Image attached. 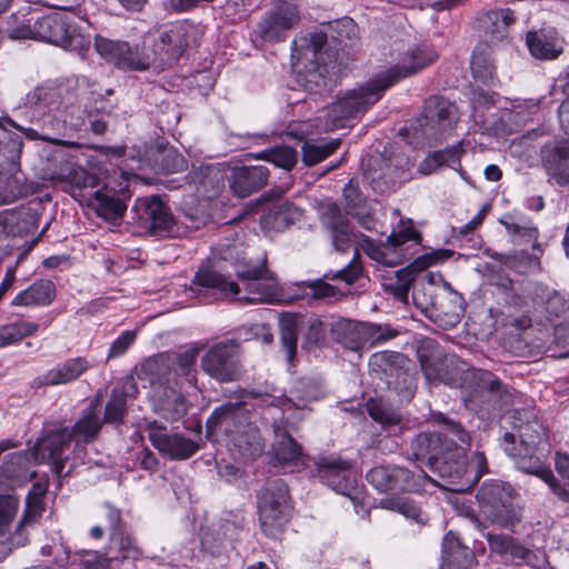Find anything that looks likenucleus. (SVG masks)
I'll return each instance as SVG.
<instances>
[{"mask_svg":"<svg viewBox=\"0 0 569 569\" xmlns=\"http://www.w3.org/2000/svg\"><path fill=\"white\" fill-rule=\"evenodd\" d=\"M380 503L382 508L397 511L406 518L416 520L419 525H423L426 522L420 508L411 500L402 498H387L382 499Z\"/></svg>","mask_w":569,"mask_h":569,"instance_id":"13d9d810","label":"nucleus"},{"mask_svg":"<svg viewBox=\"0 0 569 569\" xmlns=\"http://www.w3.org/2000/svg\"><path fill=\"white\" fill-rule=\"evenodd\" d=\"M257 159H263L276 167L290 171L298 162V152L289 146H277L259 152Z\"/></svg>","mask_w":569,"mask_h":569,"instance_id":"8fccbe9b","label":"nucleus"},{"mask_svg":"<svg viewBox=\"0 0 569 569\" xmlns=\"http://www.w3.org/2000/svg\"><path fill=\"white\" fill-rule=\"evenodd\" d=\"M142 227L156 236H172L174 217L159 196L139 199L134 206Z\"/></svg>","mask_w":569,"mask_h":569,"instance_id":"412c9836","label":"nucleus"},{"mask_svg":"<svg viewBox=\"0 0 569 569\" xmlns=\"http://www.w3.org/2000/svg\"><path fill=\"white\" fill-rule=\"evenodd\" d=\"M300 10L296 0H274L258 22L254 41L263 43L283 42L288 32L300 23Z\"/></svg>","mask_w":569,"mask_h":569,"instance_id":"9b49d317","label":"nucleus"},{"mask_svg":"<svg viewBox=\"0 0 569 569\" xmlns=\"http://www.w3.org/2000/svg\"><path fill=\"white\" fill-rule=\"evenodd\" d=\"M136 340V332L131 330L123 331L110 346L107 360L118 358L127 352Z\"/></svg>","mask_w":569,"mask_h":569,"instance_id":"338daca9","label":"nucleus"},{"mask_svg":"<svg viewBox=\"0 0 569 569\" xmlns=\"http://www.w3.org/2000/svg\"><path fill=\"white\" fill-rule=\"evenodd\" d=\"M461 152L462 149L459 144L435 151L420 162L418 170L421 174L427 176L433 173L443 164L452 166L459 163Z\"/></svg>","mask_w":569,"mask_h":569,"instance_id":"c03bdc74","label":"nucleus"},{"mask_svg":"<svg viewBox=\"0 0 569 569\" xmlns=\"http://www.w3.org/2000/svg\"><path fill=\"white\" fill-rule=\"evenodd\" d=\"M550 445L546 428L535 409H515L511 415V431L503 436V449L515 460L519 470L543 480L563 501H569V490L560 486L545 458Z\"/></svg>","mask_w":569,"mask_h":569,"instance_id":"f257e3e1","label":"nucleus"},{"mask_svg":"<svg viewBox=\"0 0 569 569\" xmlns=\"http://www.w3.org/2000/svg\"><path fill=\"white\" fill-rule=\"evenodd\" d=\"M417 356L421 369L429 381H439L446 385L453 382V378L448 372V367L453 360L443 355L436 340L431 338L420 340Z\"/></svg>","mask_w":569,"mask_h":569,"instance_id":"b1692460","label":"nucleus"},{"mask_svg":"<svg viewBox=\"0 0 569 569\" xmlns=\"http://www.w3.org/2000/svg\"><path fill=\"white\" fill-rule=\"evenodd\" d=\"M53 97L54 92L46 88H37L27 96V104L33 108V118L39 116L36 124L48 137H52L61 127L60 121L51 112L58 104Z\"/></svg>","mask_w":569,"mask_h":569,"instance_id":"cd10ccee","label":"nucleus"},{"mask_svg":"<svg viewBox=\"0 0 569 569\" xmlns=\"http://www.w3.org/2000/svg\"><path fill=\"white\" fill-rule=\"evenodd\" d=\"M392 370V373L386 378V383L389 388L398 391L407 390L410 391L413 385V377L410 370V361L405 356V361H398Z\"/></svg>","mask_w":569,"mask_h":569,"instance_id":"4d7b16f0","label":"nucleus"},{"mask_svg":"<svg viewBox=\"0 0 569 569\" xmlns=\"http://www.w3.org/2000/svg\"><path fill=\"white\" fill-rule=\"evenodd\" d=\"M427 477L422 470L419 473H413L407 468L392 466L391 492L417 491L422 487Z\"/></svg>","mask_w":569,"mask_h":569,"instance_id":"49530a36","label":"nucleus"},{"mask_svg":"<svg viewBox=\"0 0 569 569\" xmlns=\"http://www.w3.org/2000/svg\"><path fill=\"white\" fill-rule=\"evenodd\" d=\"M515 12L509 8L488 11L482 19L486 41L492 44L507 38L509 28L515 23Z\"/></svg>","mask_w":569,"mask_h":569,"instance_id":"473e14b6","label":"nucleus"},{"mask_svg":"<svg viewBox=\"0 0 569 569\" xmlns=\"http://www.w3.org/2000/svg\"><path fill=\"white\" fill-rule=\"evenodd\" d=\"M69 449L68 428H59L48 431L37 441L33 456L38 462L50 465L58 478H62L69 473V471L63 472Z\"/></svg>","mask_w":569,"mask_h":569,"instance_id":"6ab92c4d","label":"nucleus"},{"mask_svg":"<svg viewBox=\"0 0 569 569\" xmlns=\"http://www.w3.org/2000/svg\"><path fill=\"white\" fill-rule=\"evenodd\" d=\"M365 348L376 347L398 336V331L389 325L363 322Z\"/></svg>","mask_w":569,"mask_h":569,"instance_id":"603ef678","label":"nucleus"},{"mask_svg":"<svg viewBox=\"0 0 569 569\" xmlns=\"http://www.w3.org/2000/svg\"><path fill=\"white\" fill-rule=\"evenodd\" d=\"M398 361H405V355L396 351H381L371 356L369 366L371 371L380 375V378H386L392 373Z\"/></svg>","mask_w":569,"mask_h":569,"instance_id":"3c124183","label":"nucleus"},{"mask_svg":"<svg viewBox=\"0 0 569 569\" xmlns=\"http://www.w3.org/2000/svg\"><path fill=\"white\" fill-rule=\"evenodd\" d=\"M101 422L94 408H88L77 423L68 429L69 440L91 441L99 432Z\"/></svg>","mask_w":569,"mask_h":569,"instance_id":"a19ab883","label":"nucleus"},{"mask_svg":"<svg viewBox=\"0 0 569 569\" xmlns=\"http://www.w3.org/2000/svg\"><path fill=\"white\" fill-rule=\"evenodd\" d=\"M7 127L0 128V206L11 203L26 193L19 177L23 140Z\"/></svg>","mask_w":569,"mask_h":569,"instance_id":"6e6552de","label":"nucleus"},{"mask_svg":"<svg viewBox=\"0 0 569 569\" xmlns=\"http://www.w3.org/2000/svg\"><path fill=\"white\" fill-rule=\"evenodd\" d=\"M237 347L233 341L214 343L201 358V369L219 382L238 380L241 376V365L237 357Z\"/></svg>","mask_w":569,"mask_h":569,"instance_id":"2eb2a0df","label":"nucleus"},{"mask_svg":"<svg viewBox=\"0 0 569 569\" xmlns=\"http://www.w3.org/2000/svg\"><path fill=\"white\" fill-rule=\"evenodd\" d=\"M442 557L449 569H471L477 563L473 551L451 533L443 538Z\"/></svg>","mask_w":569,"mask_h":569,"instance_id":"e433bc0d","label":"nucleus"},{"mask_svg":"<svg viewBox=\"0 0 569 569\" xmlns=\"http://www.w3.org/2000/svg\"><path fill=\"white\" fill-rule=\"evenodd\" d=\"M526 43L530 53L541 60L555 59L562 52V47L552 30L529 31Z\"/></svg>","mask_w":569,"mask_h":569,"instance_id":"72a5a7b5","label":"nucleus"},{"mask_svg":"<svg viewBox=\"0 0 569 569\" xmlns=\"http://www.w3.org/2000/svg\"><path fill=\"white\" fill-rule=\"evenodd\" d=\"M269 179L266 166H244L233 171L230 188L239 198H246L262 189Z\"/></svg>","mask_w":569,"mask_h":569,"instance_id":"c756f323","label":"nucleus"},{"mask_svg":"<svg viewBox=\"0 0 569 569\" xmlns=\"http://www.w3.org/2000/svg\"><path fill=\"white\" fill-rule=\"evenodd\" d=\"M301 217L300 210L290 202L272 206L263 218V223L276 231H282Z\"/></svg>","mask_w":569,"mask_h":569,"instance_id":"ea45409f","label":"nucleus"},{"mask_svg":"<svg viewBox=\"0 0 569 569\" xmlns=\"http://www.w3.org/2000/svg\"><path fill=\"white\" fill-rule=\"evenodd\" d=\"M130 199L129 184L121 172V180L106 182L91 194L90 206L97 214L107 221L120 220L127 210V201Z\"/></svg>","mask_w":569,"mask_h":569,"instance_id":"dca6fc26","label":"nucleus"},{"mask_svg":"<svg viewBox=\"0 0 569 569\" xmlns=\"http://www.w3.org/2000/svg\"><path fill=\"white\" fill-rule=\"evenodd\" d=\"M188 183L203 198H212L220 191L222 179L220 171L211 164L193 167L187 176Z\"/></svg>","mask_w":569,"mask_h":569,"instance_id":"2f4dec72","label":"nucleus"},{"mask_svg":"<svg viewBox=\"0 0 569 569\" xmlns=\"http://www.w3.org/2000/svg\"><path fill=\"white\" fill-rule=\"evenodd\" d=\"M267 259L251 266L244 263L237 270V277L242 281L246 296L239 300L250 303H272L280 298V287L274 274L266 266Z\"/></svg>","mask_w":569,"mask_h":569,"instance_id":"ddd939ff","label":"nucleus"},{"mask_svg":"<svg viewBox=\"0 0 569 569\" xmlns=\"http://www.w3.org/2000/svg\"><path fill=\"white\" fill-rule=\"evenodd\" d=\"M19 507V501L13 496H0V536H4Z\"/></svg>","mask_w":569,"mask_h":569,"instance_id":"680f3d73","label":"nucleus"},{"mask_svg":"<svg viewBox=\"0 0 569 569\" xmlns=\"http://www.w3.org/2000/svg\"><path fill=\"white\" fill-rule=\"evenodd\" d=\"M162 395L157 408L164 419L177 421L187 413L188 407L182 395L171 388H164Z\"/></svg>","mask_w":569,"mask_h":569,"instance_id":"79ce46f5","label":"nucleus"},{"mask_svg":"<svg viewBox=\"0 0 569 569\" xmlns=\"http://www.w3.org/2000/svg\"><path fill=\"white\" fill-rule=\"evenodd\" d=\"M305 340L307 346H320L326 340V326L318 318H310L308 320V328L305 333Z\"/></svg>","mask_w":569,"mask_h":569,"instance_id":"0e129e2a","label":"nucleus"},{"mask_svg":"<svg viewBox=\"0 0 569 569\" xmlns=\"http://www.w3.org/2000/svg\"><path fill=\"white\" fill-rule=\"evenodd\" d=\"M151 445L171 460H186L200 448L198 442L180 433H168L167 427L153 420L146 427Z\"/></svg>","mask_w":569,"mask_h":569,"instance_id":"a211bd4d","label":"nucleus"},{"mask_svg":"<svg viewBox=\"0 0 569 569\" xmlns=\"http://www.w3.org/2000/svg\"><path fill=\"white\" fill-rule=\"evenodd\" d=\"M386 90L381 81L376 79L339 93L332 103L322 109L323 129L333 131L348 127L351 121L366 113Z\"/></svg>","mask_w":569,"mask_h":569,"instance_id":"20e7f679","label":"nucleus"},{"mask_svg":"<svg viewBox=\"0 0 569 569\" xmlns=\"http://www.w3.org/2000/svg\"><path fill=\"white\" fill-rule=\"evenodd\" d=\"M471 72L473 78L482 84L495 82L496 67L489 52L476 49L471 57Z\"/></svg>","mask_w":569,"mask_h":569,"instance_id":"09e8293b","label":"nucleus"},{"mask_svg":"<svg viewBox=\"0 0 569 569\" xmlns=\"http://www.w3.org/2000/svg\"><path fill=\"white\" fill-rule=\"evenodd\" d=\"M153 50L158 71L174 66L191 43H197L202 31L190 20L170 22L147 33Z\"/></svg>","mask_w":569,"mask_h":569,"instance_id":"39448f33","label":"nucleus"},{"mask_svg":"<svg viewBox=\"0 0 569 569\" xmlns=\"http://www.w3.org/2000/svg\"><path fill=\"white\" fill-rule=\"evenodd\" d=\"M54 298V283L47 279H40L19 292L12 305L20 307L49 306Z\"/></svg>","mask_w":569,"mask_h":569,"instance_id":"c9c22d12","label":"nucleus"},{"mask_svg":"<svg viewBox=\"0 0 569 569\" xmlns=\"http://www.w3.org/2000/svg\"><path fill=\"white\" fill-rule=\"evenodd\" d=\"M360 248L372 260L389 267H396L405 262L407 257L406 243L410 240L419 241L420 233L413 228H403L399 232H392L385 242L376 241L361 234Z\"/></svg>","mask_w":569,"mask_h":569,"instance_id":"4468645a","label":"nucleus"},{"mask_svg":"<svg viewBox=\"0 0 569 569\" xmlns=\"http://www.w3.org/2000/svg\"><path fill=\"white\" fill-rule=\"evenodd\" d=\"M508 302L517 308H527L545 316L548 320L569 312V298L547 283L527 280L511 287Z\"/></svg>","mask_w":569,"mask_h":569,"instance_id":"0eeeda50","label":"nucleus"},{"mask_svg":"<svg viewBox=\"0 0 569 569\" xmlns=\"http://www.w3.org/2000/svg\"><path fill=\"white\" fill-rule=\"evenodd\" d=\"M339 146L340 141L338 139L323 144L306 142L302 146V161L306 166H315L332 154Z\"/></svg>","mask_w":569,"mask_h":569,"instance_id":"5fc2aeb1","label":"nucleus"},{"mask_svg":"<svg viewBox=\"0 0 569 569\" xmlns=\"http://www.w3.org/2000/svg\"><path fill=\"white\" fill-rule=\"evenodd\" d=\"M540 157L549 181L569 188V140L546 143Z\"/></svg>","mask_w":569,"mask_h":569,"instance_id":"bb28decb","label":"nucleus"},{"mask_svg":"<svg viewBox=\"0 0 569 569\" xmlns=\"http://www.w3.org/2000/svg\"><path fill=\"white\" fill-rule=\"evenodd\" d=\"M367 411L375 421L382 426H395L401 420L399 412L382 400L370 399L367 402Z\"/></svg>","mask_w":569,"mask_h":569,"instance_id":"864d4df0","label":"nucleus"},{"mask_svg":"<svg viewBox=\"0 0 569 569\" xmlns=\"http://www.w3.org/2000/svg\"><path fill=\"white\" fill-rule=\"evenodd\" d=\"M9 37L12 39H34L62 48L81 46V36L73 21L64 13L51 12L47 16L18 22L10 27Z\"/></svg>","mask_w":569,"mask_h":569,"instance_id":"423d86ee","label":"nucleus"},{"mask_svg":"<svg viewBox=\"0 0 569 569\" xmlns=\"http://www.w3.org/2000/svg\"><path fill=\"white\" fill-rule=\"evenodd\" d=\"M91 368L89 360L84 357L69 358L48 370L42 377L47 386L67 385L79 379Z\"/></svg>","mask_w":569,"mask_h":569,"instance_id":"7c9ffc66","label":"nucleus"},{"mask_svg":"<svg viewBox=\"0 0 569 569\" xmlns=\"http://www.w3.org/2000/svg\"><path fill=\"white\" fill-rule=\"evenodd\" d=\"M425 122L421 123L425 133L436 139L449 133L457 122V110L453 104L441 97L427 100L423 110Z\"/></svg>","mask_w":569,"mask_h":569,"instance_id":"393cba45","label":"nucleus"},{"mask_svg":"<svg viewBox=\"0 0 569 569\" xmlns=\"http://www.w3.org/2000/svg\"><path fill=\"white\" fill-rule=\"evenodd\" d=\"M39 329L37 322L17 320L0 327V348L19 342L34 335Z\"/></svg>","mask_w":569,"mask_h":569,"instance_id":"a18cd8bd","label":"nucleus"},{"mask_svg":"<svg viewBox=\"0 0 569 569\" xmlns=\"http://www.w3.org/2000/svg\"><path fill=\"white\" fill-rule=\"evenodd\" d=\"M328 34L325 31L310 32L302 39V44L295 43L293 57H297V67H303L305 71L298 70V81L306 91L315 94H323L331 89V79L326 77L328 72L327 59L336 58L325 50Z\"/></svg>","mask_w":569,"mask_h":569,"instance_id":"7ed1b4c3","label":"nucleus"},{"mask_svg":"<svg viewBox=\"0 0 569 569\" xmlns=\"http://www.w3.org/2000/svg\"><path fill=\"white\" fill-rule=\"evenodd\" d=\"M329 29L331 31V39L337 42V51L349 47L357 36V26L350 18L336 21L329 26Z\"/></svg>","mask_w":569,"mask_h":569,"instance_id":"6e6d98bb","label":"nucleus"},{"mask_svg":"<svg viewBox=\"0 0 569 569\" xmlns=\"http://www.w3.org/2000/svg\"><path fill=\"white\" fill-rule=\"evenodd\" d=\"M361 273V268L359 264H356L350 261L346 267L338 271H328L325 273V278L329 280H340L346 282L347 284H352L356 282Z\"/></svg>","mask_w":569,"mask_h":569,"instance_id":"69168bd1","label":"nucleus"},{"mask_svg":"<svg viewBox=\"0 0 569 569\" xmlns=\"http://www.w3.org/2000/svg\"><path fill=\"white\" fill-rule=\"evenodd\" d=\"M161 168L170 173L180 172L187 168V161L177 150H168L162 156Z\"/></svg>","mask_w":569,"mask_h":569,"instance_id":"774afa93","label":"nucleus"},{"mask_svg":"<svg viewBox=\"0 0 569 569\" xmlns=\"http://www.w3.org/2000/svg\"><path fill=\"white\" fill-rule=\"evenodd\" d=\"M96 49L107 61L124 71H158L153 50L148 34L140 44H129L124 41H112L104 38L96 40Z\"/></svg>","mask_w":569,"mask_h":569,"instance_id":"1a4fd4ad","label":"nucleus"},{"mask_svg":"<svg viewBox=\"0 0 569 569\" xmlns=\"http://www.w3.org/2000/svg\"><path fill=\"white\" fill-rule=\"evenodd\" d=\"M488 472V463L485 455L482 452H475L471 457L470 462L466 461V472L460 477H448L451 480V483H457L459 480L465 481L460 487L456 488L457 491H462L466 488L472 486L477 482L485 473Z\"/></svg>","mask_w":569,"mask_h":569,"instance_id":"de8ad7c7","label":"nucleus"},{"mask_svg":"<svg viewBox=\"0 0 569 569\" xmlns=\"http://www.w3.org/2000/svg\"><path fill=\"white\" fill-rule=\"evenodd\" d=\"M240 286L209 267H201L196 272L189 287L190 296L200 302H210L222 297H236Z\"/></svg>","mask_w":569,"mask_h":569,"instance_id":"f3484780","label":"nucleus"},{"mask_svg":"<svg viewBox=\"0 0 569 569\" xmlns=\"http://www.w3.org/2000/svg\"><path fill=\"white\" fill-rule=\"evenodd\" d=\"M507 555H510L511 561L517 566L527 565L530 566L531 569H533L535 567H538L540 562L539 557L533 550L526 548L525 546L516 542L515 540L509 547V551Z\"/></svg>","mask_w":569,"mask_h":569,"instance_id":"e2e57ef3","label":"nucleus"},{"mask_svg":"<svg viewBox=\"0 0 569 569\" xmlns=\"http://www.w3.org/2000/svg\"><path fill=\"white\" fill-rule=\"evenodd\" d=\"M512 487L501 480L485 481L477 492V501L483 516L499 526L507 527L518 520L513 505Z\"/></svg>","mask_w":569,"mask_h":569,"instance_id":"f8f14e48","label":"nucleus"},{"mask_svg":"<svg viewBox=\"0 0 569 569\" xmlns=\"http://www.w3.org/2000/svg\"><path fill=\"white\" fill-rule=\"evenodd\" d=\"M438 59L435 49L426 43L413 46L408 49L400 58L399 62L391 67L379 78L386 89L398 81L415 76L425 68L432 64Z\"/></svg>","mask_w":569,"mask_h":569,"instance_id":"aec40b11","label":"nucleus"},{"mask_svg":"<svg viewBox=\"0 0 569 569\" xmlns=\"http://www.w3.org/2000/svg\"><path fill=\"white\" fill-rule=\"evenodd\" d=\"M248 433V439L243 435H239L233 440L236 445L239 447L240 453L244 458L251 459L254 458L256 456H259L262 452L263 446L257 429L249 428Z\"/></svg>","mask_w":569,"mask_h":569,"instance_id":"bf43d9fd","label":"nucleus"},{"mask_svg":"<svg viewBox=\"0 0 569 569\" xmlns=\"http://www.w3.org/2000/svg\"><path fill=\"white\" fill-rule=\"evenodd\" d=\"M289 489L282 479L266 482L258 495V511L264 535L276 537L289 521Z\"/></svg>","mask_w":569,"mask_h":569,"instance_id":"9d476101","label":"nucleus"},{"mask_svg":"<svg viewBox=\"0 0 569 569\" xmlns=\"http://www.w3.org/2000/svg\"><path fill=\"white\" fill-rule=\"evenodd\" d=\"M431 419L443 427L440 432H423L412 440L415 460L425 462L441 477H460L466 472V450L469 433L442 412H432Z\"/></svg>","mask_w":569,"mask_h":569,"instance_id":"f03ea898","label":"nucleus"},{"mask_svg":"<svg viewBox=\"0 0 569 569\" xmlns=\"http://www.w3.org/2000/svg\"><path fill=\"white\" fill-rule=\"evenodd\" d=\"M392 466H377L367 472V480L381 492H391Z\"/></svg>","mask_w":569,"mask_h":569,"instance_id":"052dcab7","label":"nucleus"},{"mask_svg":"<svg viewBox=\"0 0 569 569\" xmlns=\"http://www.w3.org/2000/svg\"><path fill=\"white\" fill-rule=\"evenodd\" d=\"M333 339L351 351L365 349L363 322L350 319L337 321L332 329Z\"/></svg>","mask_w":569,"mask_h":569,"instance_id":"4c0bfd02","label":"nucleus"},{"mask_svg":"<svg viewBox=\"0 0 569 569\" xmlns=\"http://www.w3.org/2000/svg\"><path fill=\"white\" fill-rule=\"evenodd\" d=\"M137 386L132 378H126L120 385L111 390L109 400L106 403L104 421L120 422L127 411V398L137 393Z\"/></svg>","mask_w":569,"mask_h":569,"instance_id":"f704fd0d","label":"nucleus"},{"mask_svg":"<svg viewBox=\"0 0 569 569\" xmlns=\"http://www.w3.org/2000/svg\"><path fill=\"white\" fill-rule=\"evenodd\" d=\"M320 222L330 234L332 246L337 251L346 252L358 243L359 234L335 202L321 203Z\"/></svg>","mask_w":569,"mask_h":569,"instance_id":"5701e85b","label":"nucleus"},{"mask_svg":"<svg viewBox=\"0 0 569 569\" xmlns=\"http://www.w3.org/2000/svg\"><path fill=\"white\" fill-rule=\"evenodd\" d=\"M242 408V402H229L216 408L207 420V428L210 432L221 429L226 432L239 419V411Z\"/></svg>","mask_w":569,"mask_h":569,"instance_id":"37998d69","label":"nucleus"},{"mask_svg":"<svg viewBox=\"0 0 569 569\" xmlns=\"http://www.w3.org/2000/svg\"><path fill=\"white\" fill-rule=\"evenodd\" d=\"M300 322L301 317L296 313H281L279 318L280 342L290 366H293L297 355Z\"/></svg>","mask_w":569,"mask_h":569,"instance_id":"58836bf2","label":"nucleus"},{"mask_svg":"<svg viewBox=\"0 0 569 569\" xmlns=\"http://www.w3.org/2000/svg\"><path fill=\"white\" fill-rule=\"evenodd\" d=\"M317 475L320 480L338 493L350 496L355 490L356 476L350 460L330 455L319 457Z\"/></svg>","mask_w":569,"mask_h":569,"instance_id":"4be33fe9","label":"nucleus"},{"mask_svg":"<svg viewBox=\"0 0 569 569\" xmlns=\"http://www.w3.org/2000/svg\"><path fill=\"white\" fill-rule=\"evenodd\" d=\"M276 440L272 445L273 466L291 471L299 469L303 465V455L301 446L289 435V432L279 426L274 428Z\"/></svg>","mask_w":569,"mask_h":569,"instance_id":"c85d7f7f","label":"nucleus"},{"mask_svg":"<svg viewBox=\"0 0 569 569\" xmlns=\"http://www.w3.org/2000/svg\"><path fill=\"white\" fill-rule=\"evenodd\" d=\"M139 556L140 550L129 531H114L110 535L103 556L96 563L86 562L84 569H117L120 561L137 559Z\"/></svg>","mask_w":569,"mask_h":569,"instance_id":"a878e982","label":"nucleus"}]
</instances>
